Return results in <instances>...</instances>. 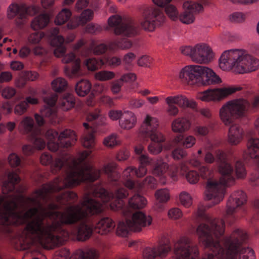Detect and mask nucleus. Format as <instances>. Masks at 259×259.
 Returning a JSON list of instances; mask_svg holds the SVG:
<instances>
[{"instance_id": "f257e3e1", "label": "nucleus", "mask_w": 259, "mask_h": 259, "mask_svg": "<svg viewBox=\"0 0 259 259\" xmlns=\"http://www.w3.org/2000/svg\"><path fill=\"white\" fill-rule=\"evenodd\" d=\"M94 197L102 201L100 203L95 199L84 197L75 205L67 207L63 211L52 212L59 208L56 204L51 203L48 208L27 203L26 198L23 200L27 206H32L25 212L18 211L17 202L21 195L15 194L0 196V224L3 225L20 224L26 220L34 218L27 223L22 232L21 239L24 244H35L46 249H52L61 244L65 240L60 234L66 237L67 232L62 229V225H73L86 219L90 215L102 212L106 203L111 200L113 195L109 194L100 186L96 187L93 192Z\"/></svg>"}, {"instance_id": "f03ea898", "label": "nucleus", "mask_w": 259, "mask_h": 259, "mask_svg": "<svg viewBox=\"0 0 259 259\" xmlns=\"http://www.w3.org/2000/svg\"><path fill=\"white\" fill-rule=\"evenodd\" d=\"M196 234L200 242L210 250L202 259H255L252 249H241L242 243L248 236L240 229L233 231L225 237L222 244L218 239L225 233V222L220 219H208L200 224L196 229Z\"/></svg>"}, {"instance_id": "7ed1b4c3", "label": "nucleus", "mask_w": 259, "mask_h": 259, "mask_svg": "<svg viewBox=\"0 0 259 259\" xmlns=\"http://www.w3.org/2000/svg\"><path fill=\"white\" fill-rule=\"evenodd\" d=\"M91 153L90 151H83L78 154L76 159L67 156L56 158L52 164L53 172H58L65 166L71 167V169L67 172L64 179L58 177L52 182L42 185L41 188L33 193L30 197L26 198L27 203L30 202L33 205H39V201L44 199L49 193L59 191L66 187L77 186L85 181L94 182L98 180L101 175V170L96 169L89 164L79 165Z\"/></svg>"}, {"instance_id": "20e7f679", "label": "nucleus", "mask_w": 259, "mask_h": 259, "mask_svg": "<svg viewBox=\"0 0 259 259\" xmlns=\"http://www.w3.org/2000/svg\"><path fill=\"white\" fill-rule=\"evenodd\" d=\"M216 155L218 170L222 177L219 180L208 179L204 192L205 199L212 200L213 205L219 204L223 200L226 187L233 184L235 180L232 175L233 166L228 160L226 154L218 150Z\"/></svg>"}, {"instance_id": "39448f33", "label": "nucleus", "mask_w": 259, "mask_h": 259, "mask_svg": "<svg viewBox=\"0 0 259 259\" xmlns=\"http://www.w3.org/2000/svg\"><path fill=\"white\" fill-rule=\"evenodd\" d=\"M219 66L223 70L233 71L238 74L254 71L259 68V60L243 49L225 51L219 59Z\"/></svg>"}, {"instance_id": "423d86ee", "label": "nucleus", "mask_w": 259, "mask_h": 259, "mask_svg": "<svg viewBox=\"0 0 259 259\" xmlns=\"http://www.w3.org/2000/svg\"><path fill=\"white\" fill-rule=\"evenodd\" d=\"M250 108L248 100L239 98L226 102L219 111L221 121L225 125H229L235 119L245 117Z\"/></svg>"}, {"instance_id": "0eeeda50", "label": "nucleus", "mask_w": 259, "mask_h": 259, "mask_svg": "<svg viewBox=\"0 0 259 259\" xmlns=\"http://www.w3.org/2000/svg\"><path fill=\"white\" fill-rule=\"evenodd\" d=\"M45 137L48 141V149L53 152L57 151L59 147L71 146L77 140L75 133L70 130H65L59 135L55 130H49L46 132Z\"/></svg>"}, {"instance_id": "6e6552de", "label": "nucleus", "mask_w": 259, "mask_h": 259, "mask_svg": "<svg viewBox=\"0 0 259 259\" xmlns=\"http://www.w3.org/2000/svg\"><path fill=\"white\" fill-rule=\"evenodd\" d=\"M183 54L189 57L194 62L205 64L210 62L214 55L210 47L205 43H198L181 48Z\"/></svg>"}, {"instance_id": "1a4fd4ad", "label": "nucleus", "mask_w": 259, "mask_h": 259, "mask_svg": "<svg viewBox=\"0 0 259 259\" xmlns=\"http://www.w3.org/2000/svg\"><path fill=\"white\" fill-rule=\"evenodd\" d=\"M165 19V18L159 8L151 6L144 10L140 25L145 30L152 32L163 24Z\"/></svg>"}, {"instance_id": "9d476101", "label": "nucleus", "mask_w": 259, "mask_h": 259, "mask_svg": "<svg viewBox=\"0 0 259 259\" xmlns=\"http://www.w3.org/2000/svg\"><path fill=\"white\" fill-rule=\"evenodd\" d=\"M176 259H199L198 247L187 237L180 238L174 246Z\"/></svg>"}, {"instance_id": "9b49d317", "label": "nucleus", "mask_w": 259, "mask_h": 259, "mask_svg": "<svg viewBox=\"0 0 259 259\" xmlns=\"http://www.w3.org/2000/svg\"><path fill=\"white\" fill-rule=\"evenodd\" d=\"M108 24L110 27L114 28V32L116 35L132 37L137 33V28L131 19H126L118 15H115L108 18Z\"/></svg>"}, {"instance_id": "f8f14e48", "label": "nucleus", "mask_w": 259, "mask_h": 259, "mask_svg": "<svg viewBox=\"0 0 259 259\" xmlns=\"http://www.w3.org/2000/svg\"><path fill=\"white\" fill-rule=\"evenodd\" d=\"M242 88L240 87H224L207 89L199 92L197 98L203 102H220Z\"/></svg>"}, {"instance_id": "ddd939ff", "label": "nucleus", "mask_w": 259, "mask_h": 259, "mask_svg": "<svg viewBox=\"0 0 259 259\" xmlns=\"http://www.w3.org/2000/svg\"><path fill=\"white\" fill-rule=\"evenodd\" d=\"M204 68L198 65H187L180 70L179 77L189 84L199 85Z\"/></svg>"}, {"instance_id": "4468645a", "label": "nucleus", "mask_w": 259, "mask_h": 259, "mask_svg": "<svg viewBox=\"0 0 259 259\" xmlns=\"http://www.w3.org/2000/svg\"><path fill=\"white\" fill-rule=\"evenodd\" d=\"M152 218L142 211H137L134 213L131 218L126 219V224L131 231L139 232L144 228L150 226L152 224Z\"/></svg>"}, {"instance_id": "2eb2a0df", "label": "nucleus", "mask_w": 259, "mask_h": 259, "mask_svg": "<svg viewBox=\"0 0 259 259\" xmlns=\"http://www.w3.org/2000/svg\"><path fill=\"white\" fill-rule=\"evenodd\" d=\"M184 12L180 15V20L184 24H190L193 23L195 18L194 14L202 12L203 6L196 2L187 1L184 3Z\"/></svg>"}, {"instance_id": "dca6fc26", "label": "nucleus", "mask_w": 259, "mask_h": 259, "mask_svg": "<svg viewBox=\"0 0 259 259\" xmlns=\"http://www.w3.org/2000/svg\"><path fill=\"white\" fill-rule=\"evenodd\" d=\"M246 201V196L243 191H238L233 193L227 203V214H232L237 207L243 205Z\"/></svg>"}, {"instance_id": "f3484780", "label": "nucleus", "mask_w": 259, "mask_h": 259, "mask_svg": "<svg viewBox=\"0 0 259 259\" xmlns=\"http://www.w3.org/2000/svg\"><path fill=\"white\" fill-rule=\"evenodd\" d=\"M245 154L257 164L258 176L256 181L259 183V138H251L248 140Z\"/></svg>"}, {"instance_id": "a211bd4d", "label": "nucleus", "mask_w": 259, "mask_h": 259, "mask_svg": "<svg viewBox=\"0 0 259 259\" xmlns=\"http://www.w3.org/2000/svg\"><path fill=\"white\" fill-rule=\"evenodd\" d=\"M165 101L167 106L178 105L180 107L193 109L195 108L197 106L194 100L189 99L181 95L168 96L165 98Z\"/></svg>"}, {"instance_id": "6ab92c4d", "label": "nucleus", "mask_w": 259, "mask_h": 259, "mask_svg": "<svg viewBox=\"0 0 259 259\" xmlns=\"http://www.w3.org/2000/svg\"><path fill=\"white\" fill-rule=\"evenodd\" d=\"M156 185V181L152 176L147 177L142 182L128 180L124 183V186L135 192H139L144 187L154 189Z\"/></svg>"}, {"instance_id": "aec40b11", "label": "nucleus", "mask_w": 259, "mask_h": 259, "mask_svg": "<svg viewBox=\"0 0 259 259\" xmlns=\"http://www.w3.org/2000/svg\"><path fill=\"white\" fill-rule=\"evenodd\" d=\"M192 124V121L189 117L180 116L172 121L171 129L175 133L182 134L189 131L191 128Z\"/></svg>"}, {"instance_id": "412c9836", "label": "nucleus", "mask_w": 259, "mask_h": 259, "mask_svg": "<svg viewBox=\"0 0 259 259\" xmlns=\"http://www.w3.org/2000/svg\"><path fill=\"white\" fill-rule=\"evenodd\" d=\"M244 135L243 128L239 124H233L228 130V142L231 145H237L241 142Z\"/></svg>"}, {"instance_id": "4be33fe9", "label": "nucleus", "mask_w": 259, "mask_h": 259, "mask_svg": "<svg viewBox=\"0 0 259 259\" xmlns=\"http://www.w3.org/2000/svg\"><path fill=\"white\" fill-rule=\"evenodd\" d=\"M115 227V223L112 219L105 217L101 219L96 224L95 230L101 235H107L111 232Z\"/></svg>"}, {"instance_id": "5701e85b", "label": "nucleus", "mask_w": 259, "mask_h": 259, "mask_svg": "<svg viewBox=\"0 0 259 259\" xmlns=\"http://www.w3.org/2000/svg\"><path fill=\"white\" fill-rule=\"evenodd\" d=\"M159 126L158 119L149 114H147L140 129L139 136L142 134H148L157 130Z\"/></svg>"}, {"instance_id": "b1692460", "label": "nucleus", "mask_w": 259, "mask_h": 259, "mask_svg": "<svg viewBox=\"0 0 259 259\" xmlns=\"http://www.w3.org/2000/svg\"><path fill=\"white\" fill-rule=\"evenodd\" d=\"M199 85L206 86L220 83L221 78L211 69L204 66Z\"/></svg>"}, {"instance_id": "393cba45", "label": "nucleus", "mask_w": 259, "mask_h": 259, "mask_svg": "<svg viewBox=\"0 0 259 259\" xmlns=\"http://www.w3.org/2000/svg\"><path fill=\"white\" fill-rule=\"evenodd\" d=\"M137 123V116L134 113L130 111H124L122 117L119 121L120 127L125 130L133 128L136 125Z\"/></svg>"}, {"instance_id": "a878e982", "label": "nucleus", "mask_w": 259, "mask_h": 259, "mask_svg": "<svg viewBox=\"0 0 259 259\" xmlns=\"http://www.w3.org/2000/svg\"><path fill=\"white\" fill-rule=\"evenodd\" d=\"M151 169V172L153 175L159 178V180L161 183L165 184L166 179L163 175L168 169V165L167 163L163 161L161 159H157L154 163Z\"/></svg>"}, {"instance_id": "bb28decb", "label": "nucleus", "mask_w": 259, "mask_h": 259, "mask_svg": "<svg viewBox=\"0 0 259 259\" xmlns=\"http://www.w3.org/2000/svg\"><path fill=\"white\" fill-rule=\"evenodd\" d=\"M8 180L5 182L2 187V192L5 195L13 191L15 185L20 181V178L18 175L14 171H11L7 174Z\"/></svg>"}, {"instance_id": "cd10ccee", "label": "nucleus", "mask_w": 259, "mask_h": 259, "mask_svg": "<svg viewBox=\"0 0 259 259\" xmlns=\"http://www.w3.org/2000/svg\"><path fill=\"white\" fill-rule=\"evenodd\" d=\"M108 193L111 194V193ZM111 194L113 195V197L111 198V200L114 197L116 199L113 202L110 203V207L111 209L116 211L121 209L124 205V202L122 199L126 198L128 195L127 191L123 188H120L115 191L114 195L112 193Z\"/></svg>"}, {"instance_id": "c85d7f7f", "label": "nucleus", "mask_w": 259, "mask_h": 259, "mask_svg": "<svg viewBox=\"0 0 259 259\" xmlns=\"http://www.w3.org/2000/svg\"><path fill=\"white\" fill-rule=\"evenodd\" d=\"M34 122L33 118L29 116L24 117L18 125V128L20 132L24 134L30 133L31 135L38 134L40 131H34Z\"/></svg>"}, {"instance_id": "c756f323", "label": "nucleus", "mask_w": 259, "mask_h": 259, "mask_svg": "<svg viewBox=\"0 0 259 259\" xmlns=\"http://www.w3.org/2000/svg\"><path fill=\"white\" fill-rule=\"evenodd\" d=\"M140 165L137 169L135 168L134 174L138 178L143 177L147 172L146 165H151L153 163V159L148 155H142L139 157Z\"/></svg>"}, {"instance_id": "7c9ffc66", "label": "nucleus", "mask_w": 259, "mask_h": 259, "mask_svg": "<svg viewBox=\"0 0 259 259\" xmlns=\"http://www.w3.org/2000/svg\"><path fill=\"white\" fill-rule=\"evenodd\" d=\"M83 126L85 128L86 131L82 136V145L85 148H92L94 146L95 144V137L94 136L95 131L92 127H90L88 123H84Z\"/></svg>"}, {"instance_id": "2f4dec72", "label": "nucleus", "mask_w": 259, "mask_h": 259, "mask_svg": "<svg viewBox=\"0 0 259 259\" xmlns=\"http://www.w3.org/2000/svg\"><path fill=\"white\" fill-rule=\"evenodd\" d=\"M44 102L48 105V107H45L41 110V113L43 116L50 117L55 113L54 110L52 107L55 106L57 100V96L55 94H52L49 96L44 97Z\"/></svg>"}, {"instance_id": "473e14b6", "label": "nucleus", "mask_w": 259, "mask_h": 259, "mask_svg": "<svg viewBox=\"0 0 259 259\" xmlns=\"http://www.w3.org/2000/svg\"><path fill=\"white\" fill-rule=\"evenodd\" d=\"M92 233V226L87 223H82L78 227L77 239L79 241H85L90 238Z\"/></svg>"}, {"instance_id": "72a5a7b5", "label": "nucleus", "mask_w": 259, "mask_h": 259, "mask_svg": "<svg viewBox=\"0 0 259 259\" xmlns=\"http://www.w3.org/2000/svg\"><path fill=\"white\" fill-rule=\"evenodd\" d=\"M59 30L58 28L51 29L48 32L47 35L50 45L52 47H59L62 45L64 42V38L61 35H58Z\"/></svg>"}, {"instance_id": "f704fd0d", "label": "nucleus", "mask_w": 259, "mask_h": 259, "mask_svg": "<svg viewBox=\"0 0 259 259\" xmlns=\"http://www.w3.org/2000/svg\"><path fill=\"white\" fill-rule=\"evenodd\" d=\"M50 17L47 14H42L35 17L31 22V28L37 30L45 28L49 24Z\"/></svg>"}, {"instance_id": "c9c22d12", "label": "nucleus", "mask_w": 259, "mask_h": 259, "mask_svg": "<svg viewBox=\"0 0 259 259\" xmlns=\"http://www.w3.org/2000/svg\"><path fill=\"white\" fill-rule=\"evenodd\" d=\"M147 204L146 199L139 194H136L131 197L128 200V205L133 209H142L144 208Z\"/></svg>"}, {"instance_id": "e433bc0d", "label": "nucleus", "mask_w": 259, "mask_h": 259, "mask_svg": "<svg viewBox=\"0 0 259 259\" xmlns=\"http://www.w3.org/2000/svg\"><path fill=\"white\" fill-rule=\"evenodd\" d=\"M91 87L92 84L89 80L82 79L77 82L75 91L79 96L84 97L90 92Z\"/></svg>"}, {"instance_id": "4c0bfd02", "label": "nucleus", "mask_w": 259, "mask_h": 259, "mask_svg": "<svg viewBox=\"0 0 259 259\" xmlns=\"http://www.w3.org/2000/svg\"><path fill=\"white\" fill-rule=\"evenodd\" d=\"M25 10L24 4H11L7 10L8 17L10 19L14 18L17 14H19L21 18H23V12Z\"/></svg>"}, {"instance_id": "58836bf2", "label": "nucleus", "mask_w": 259, "mask_h": 259, "mask_svg": "<svg viewBox=\"0 0 259 259\" xmlns=\"http://www.w3.org/2000/svg\"><path fill=\"white\" fill-rule=\"evenodd\" d=\"M64 73L69 77L79 76L80 75V60L76 59L73 63L71 68L68 66L64 68Z\"/></svg>"}, {"instance_id": "ea45409f", "label": "nucleus", "mask_w": 259, "mask_h": 259, "mask_svg": "<svg viewBox=\"0 0 259 259\" xmlns=\"http://www.w3.org/2000/svg\"><path fill=\"white\" fill-rule=\"evenodd\" d=\"M76 259H97L98 257V252L94 249L90 248L82 251L78 250L74 254Z\"/></svg>"}, {"instance_id": "a19ab883", "label": "nucleus", "mask_w": 259, "mask_h": 259, "mask_svg": "<svg viewBox=\"0 0 259 259\" xmlns=\"http://www.w3.org/2000/svg\"><path fill=\"white\" fill-rule=\"evenodd\" d=\"M155 248L157 256L160 258L165 257L171 249L170 242L168 240L160 242Z\"/></svg>"}, {"instance_id": "79ce46f5", "label": "nucleus", "mask_w": 259, "mask_h": 259, "mask_svg": "<svg viewBox=\"0 0 259 259\" xmlns=\"http://www.w3.org/2000/svg\"><path fill=\"white\" fill-rule=\"evenodd\" d=\"M116 165L114 163H111L104 165V172L108 175L109 179L111 181H116L119 178V174L115 170Z\"/></svg>"}, {"instance_id": "37998d69", "label": "nucleus", "mask_w": 259, "mask_h": 259, "mask_svg": "<svg viewBox=\"0 0 259 259\" xmlns=\"http://www.w3.org/2000/svg\"><path fill=\"white\" fill-rule=\"evenodd\" d=\"M72 13L70 10L63 9L56 16L55 23L57 25H62L68 21Z\"/></svg>"}, {"instance_id": "c03bdc74", "label": "nucleus", "mask_w": 259, "mask_h": 259, "mask_svg": "<svg viewBox=\"0 0 259 259\" xmlns=\"http://www.w3.org/2000/svg\"><path fill=\"white\" fill-rule=\"evenodd\" d=\"M133 43L131 40L126 39H123L117 42L110 43L108 46L110 50H114L117 49L128 50L132 48Z\"/></svg>"}, {"instance_id": "a18cd8bd", "label": "nucleus", "mask_w": 259, "mask_h": 259, "mask_svg": "<svg viewBox=\"0 0 259 259\" xmlns=\"http://www.w3.org/2000/svg\"><path fill=\"white\" fill-rule=\"evenodd\" d=\"M75 104V100L72 94H67L60 100L59 104L63 110H68L72 108Z\"/></svg>"}, {"instance_id": "49530a36", "label": "nucleus", "mask_w": 259, "mask_h": 259, "mask_svg": "<svg viewBox=\"0 0 259 259\" xmlns=\"http://www.w3.org/2000/svg\"><path fill=\"white\" fill-rule=\"evenodd\" d=\"M115 77V73L113 71L108 70L99 71L94 74L95 79L100 81L110 80Z\"/></svg>"}, {"instance_id": "de8ad7c7", "label": "nucleus", "mask_w": 259, "mask_h": 259, "mask_svg": "<svg viewBox=\"0 0 259 259\" xmlns=\"http://www.w3.org/2000/svg\"><path fill=\"white\" fill-rule=\"evenodd\" d=\"M51 85L54 91L56 92H61L66 89L67 82L64 78L59 77L52 81Z\"/></svg>"}, {"instance_id": "09e8293b", "label": "nucleus", "mask_w": 259, "mask_h": 259, "mask_svg": "<svg viewBox=\"0 0 259 259\" xmlns=\"http://www.w3.org/2000/svg\"><path fill=\"white\" fill-rule=\"evenodd\" d=\"M101 65H107L112 67H116L121 65L122 60L117 56L105 57L103 59L100 60Z\"/></svg>"}, {"instance_id": "8fccbe9b", "label": "nucleus", "mask_w": 259, "mask_h": 259, "mask_svg": "<svg viewBox=\"0 0 259 259\" xmlns=\"http://www.w3.org/2000/svg\"><path fill=\"white\" fill-rule=\"evenodd\" d=\"M179 200L180 203L186 208H189L193 204L192 197L185 191H183L180 194Z\"/></svg>"}, {"instance_id": "3c124183", "label": "nucleus", "mask_w": 259, "mask_h": 259, "mask_svg": "<svg viewBox=\"0 0 259 259\" xmlns=\"http://www.w3.org/2000/svg\"><path fill=\"white\" fill-rule=\"evenodd\" d=\"M81 25H84L87 22L91 21L94 17V12L93 10L88 9L82 12L80 16H77Z\"/></svg>"}, {"instance_id": "603ef678", "label": "nucleus", "mask_w": 259, "mask_h": 259, "mask_svg": "<svg viewBox=\"0 0 259 259\" xmlns=\"http://www.w3.org/2000/svg\"><path fill=\"white\" fill-rule=\"evenodd\" d=\"M196 138L194 136L187 134L184 136L181 145L185 149H190L196 145Z\"/></svg>"}, {"instance_id": "864d4df0", "label": "nucleus", "mask_w": 259, "mask_h": 259, "mask_svg": "<svg viewBox=\"0 0 259 259\" xmlns=\"http://www.w3.org/2000/svg\"><path fill=\"white\" fill-rule=\"evenodd\" d=\"M156 199L160 202H166L169 199V193L167 189H159L155 192Z\"/></svg>"}, {"instance_id": "5fc2aeb1", "label": "nucleus", "mask_w": 259, "mask_h": 259, "mask_svg": "<svg viewBox=\"0 0 259 259\" xmlns=\"http://www.w3.org/2000/svg\"><path fill=\"white\" fill-rule=\"evenodd\" d=\"M188 156V152L183 148L177 147L174 149L171 152V156L175 159L179 160L186 158Z\"/></svg>"}, {"instance_id": "6e6d98bb", "label": "nucleus", "mask_w": 259, "mask_h": 259, "mask_svg": "<svg viewBox=\"0 0 259 259\" xmlns=\"http://www.w3.org/2000/svg\"><path fill=\"white\" fill-rule=\"evenodd\" d=\"M9 165L12 167H17L21 165L22 160L21 157L15 153H11L8 157Z\"/></svg>"}, {"instance_id": "4d7b16f0", "label": "nucleus", "mask_w": 259, "mask_h": 259, "mask_svg": "<svg viewBox=\"0 0 259 259\" xmlns=\"http://www.w3.org/2000/svg\"><path fill=\"white\" fill-rule=\"evenodd\" d=\"M136 58V55L133 52L126 53L122 58V62L126 68L133 66V63Z\"/></svg>"}, {"instance_id": "13d9d810", "label": "nucleus", "mask_w": 259, "mask_h": 259, "mask_svg": "<svg viewBox=\"0 0 259 259\" xmlns=\"http://www.w3.org/2000/svg\"><path fill=\"white\" fill-rule=\"evenodd\" d=\"M129 230H131V229L126 224V220L125 222H120L118 224L116 234L120 237H126L128 233Z\"/></svg>"}, {"instance_id": "bf43d9fd", "label": "nucleus", "mask_w": 259, "mask_h": 259, "mask_svg": "<svg viewBox=\"0 0 259 259\" xmlns=\"http://www.w3.org/2000/svg\"><path fill=\"white\" fill-rule=\"evenodd\" d=\"M29 140L33 143L35 148L38 150L43 149L46 146L44 140L39 137H36L35 134L30 136Z\"/></svg>"}, {"instance_id": "052dcab7", "label": "nucleus", "mask_w": 259, "mask_h": 259, "mask_svg": "<svg viewBox=\"0 0 259 259\" xmlns=\"http://www.w3.org/2000/svg\"><path fill=\"white\" fill-rule=\"evenodd\" d=\"M77 197L76 193L72 192H68L58 196L56 198V201L60 205H64L65 204V202L63 199L67 198L69 200H76Z\"/></svg>"}, {"instance_id": "680f3d73", "label": "nucleus", "mask_w": 259, "mask_h": 259, "mask_svg": "<svg viewBox=\"0 0 259 259\" xmlns=\"http://www.w3.org/2000/svg\"><path fill=\"white\" fill-rule=\"evenodd\" d=\"M165 12L168 17L172 20H177L179 16V12L177 8L172 5L167 6L165 8Z\"/></svg>"}, {"instance_id": "e2e57ef3", "label": "nucleus", "mask_w": 259, "mask_h": 259, "mask_svg": "<svg viewBox=\"0 0 259 259\" xmlns=\"http://www.w3.org/2000/svg\"><path fill=\"white\" fill-rule=\"evenodd\" d=\"M147 135L149 136L151 142L162 143L165 140V138L163 134L160 132L157 131V130Z\"/></svg>"}, {"instance_id": "0e129e2a", "label": "nucleus", "mask_w": 259, "mask_h": 259, "mask_svg": "<svg viewBox=\"0 0 259 259\" xmlns=\"http://www.w3.org/2000/svg\"><path fill=\"white\" fill-rule=\"evenodd\" d=\"M143 259H155L157 256L155 247H147L144 249L142 253Z\"/></svg>"}, {"instance_id": "69168bd1", "label": "nucleus", "mask_w": 259, "mask_h": 259, "mask_svg": "<svg viewBox=\"0 0 259 259\" xmlns=\"http://www.w3.org/2000/svg\"><path fill=\"white\" fill-rule=\"evenodd\" d=\"M161 143L151 142L148 146V150L150 153L153 155H157L162 150Z\"/></svg>"}, {"instance_id": "338daca9", "label": "nucleus", "mask_w": 259, "mask_h": 259, "mask_svg": "<svg viewBox=\"0 0 259 259\" xmlns=\"http://www.w3.org/2000/svg\"><path fill=\"white\" fill-rule=\"evenodd\" d=\"M199 174L195 170H190L186 175L187 181L191 184H195L199 180Z\"/></svg>"}, {"instance_id": "774afa93", "label": "nucleus", "mask_w": 259, "mask_h": 259, "mask_svg": "<svg viewBox=\"0 0 259 259\" xmlns=\"http://www.w3.org/2000/svg\"><path fill=\"white\" fill-rule=\"evenodd\" d=\"M167 216L171 220H177L182 217L183 212L179 208L174 207L168 211Z\"/></svg>"}]
</instances>
